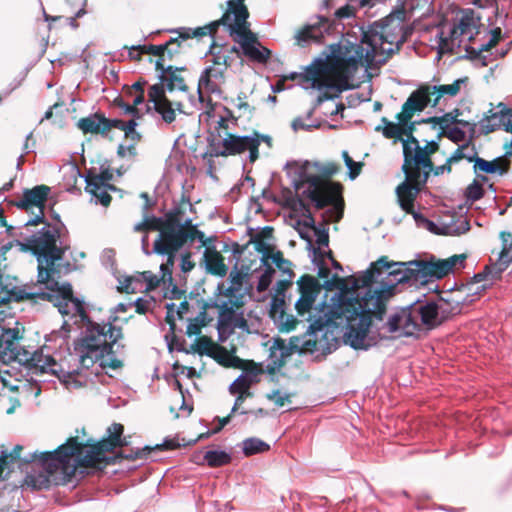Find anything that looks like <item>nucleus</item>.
Instances as JSON below:
<instances>
[{
	"label": "nucleus",
	"mask_w": 512,
	"mask_h": 512,
	"mask_svg": "<svg viewBox=\"0 0 512 512\" xmlns=\"http://www.w3.org/2000/svg\"><path fill=\"white\" fill-rule=\"evenodd\" d=\"M466 150H469V144H464L459 146L453 154L448 158L449 162L456 163L461 159H466L469 162H472L474 156L476 154L475 149L472 147V155H466Z\"/></svg>",
	"instance_id": "obj_49"
},
{
	"label": "nucleus",
	"mask_w": 512,
	"mask_h": 512,
	"mask_svg": "<svg viewBox=\"0 0 512 512\" xmlns=\"http://www.w3.org/2000/svg\"><path fill=\"white\" fill-rule=\"evenodd\" d=\"M382 122L385 124V127L382 129V132L386 138H400L401 127L399 124L389 122L385 117L382 118Z\"/></svg>",
	"instance_id": "obj_56"
},
{
	"label": "nucleus",
	"mask_w": 512,
	"mask_h": 512,
	"mask_svg": "<svg viewBox=\"0 0 512 512\" xmlns=\"http://www.w3.org/2000/svg\"><path fill=\"white\" fill-rule=\"evenodd\" d=\"M17 334L18 332L12 329L4 330L0 334V355L19 362L20 354L24 349L18 346Z\"/></svg>",
	"instance_id": "obj_28"
},
{
	"label": "nucleus",
	"mask_w": 512,
	"mask_h": 512,
	"mask_svg": "<svg viewBox=\"0 0 512 512\" xmlns=\"http://www.w3.org/2000/svg\"><path fill=\"white\" fill-rule=\"evenodd\" d=\"M404 12L390 13L375 21L366 30L362 29L360 43L344 40L333 51L335 63L348 70L372 64L383 65L406 41Z\"/></svg>",
	"instance_id": "obj_4"
},
{
	"label": "nucleus",
	"mask_w": 512,
	"mask_h": 512,
	"mask_svg": "<svg viewBox=\"0 0 512 512\" xmlns=\"http://www.w3.org/2000/svg\"><path fill=\"white\" fill-rule=\"evenodd\" d=\"M313 262L318 267V275L321 278H326L329 275V269L323 263V255L325 254L320 249L313 247Z\"/></svg>",
	"instance_id": "obj_54"
},
{
	"label": "nucleus",
	"mask_w": 512,
	"mask_h": 512,
	"mask_svg": "<svg viewBox=\"0 0 512 512\" xmlns=\"http://www.w3.org/2000/svg\"><path fill=\"white\" fill-rule=\"evenodd\" d=\"M331 70L332 65L328 59H316L306 67L304 73H292L291 79L300 77L303 88L317 89L320 92L318 102L321 103L339 97L343 91L350 88L347 78H334Z\"/></svg>",
	"instance_id": "obj_12"
},
{
	"label": "nucleus",
	"mask_w": 512,
	"mask_h": 512,
	"mask_svg": "<svg viewBox=\"0 0 512 512\" xmlns=\"http://www.w3.org/2000/svg\"><path fill=\"white\" fill-rule=\"evenodd\" d=\"M135 232L158 231L153 244L155 254L166 256L162 263V270L169 275V268L175 263L177 252L187 243L198 240L201 246L207 245L205 234L192 223V219L185 216L183 206L174 207L163 217L145 214L141 222L134 225Z\"/></svg>",
	"instance_id": "obj_5"
},
{
	"label": "nucleus",
	"mask_w": 512,
	"mask_h": 512,
	"mask_svg": "<svg viewBox=\"0 0 512 512\" xmlns=\"http://www.w3.org/2000/svg\"><path fill=\"white\" fill-rule=\"evenodd\" d=\"M85 323L86 329L76 350L80 364L77 370L82 372V379H85L87 384L92 375L88 370L95 363L102 369L115 370L122 366V361L116 358L115 354L124 346L119 343L123 337L121 328L112 325L111 322L99 324L88 319Z\"/></svg>",
	"instance_id": "obj_6"
},
{
	"label": "nucleus",
	"mask_w": 512,
	"mask_h": 512,
	"mask_svg": "<svg viewBox=\"0 0 512 512\" xmlns=\"http://www.w3.org/2000/svg\"><path fill=\"white\" fill-rule=\"evenodd\" d=\"M245 0H228L227 10L219 19L220 24L226 26L234 40L241 45L244 55L252 61L266 63L271 51L265 47H257L256 36L251 32L247 19L249 12L244 5Z\"/></svg>",
	"instance_id": "obj_11"
},
{
	"label": "nucleus",
	"mask_w": 512,
	"mask_h": 512,
	"mask_svg": "<svg viewBox=\"0 0 512 512\" xmlns=\"http://www.w3.org/2000/svg\"><path fill=\"white\" fill-rule=\"evenodd\" d=\"M314 234L316 236V243L319 246L318 249H320L321 246H328L329 234L328 230L324 226L319 225L315 228Z\"/></svg>",
	"instance_id": "obj_58"
},
{
	"label": "nucleus",
	"mask_w": 512,
	"mask_h": 512,
	"mask_svg": "<svg viewBox=\"0 0 512 512\" xmlns=\"http://www.w3.org/2000/svg\"><path fill=\"white\" fill-rule=\"evenodd\" d=\"M480 21L481 16L473 9H463L457 23L450 31L449 38L443 39L442 42L444 45H448L447 42L450 40L452 46H460L465 41L474 40L475 36L480 33Z\"/></svg>",
	"instance_id": "obj_17"
},
{
	"label": "nucleus",
	"mask_w": 512,
	"mask_h": 512,
	"mask_svg": "<svg viewBox=\"0 0 512 512\" xmlns=\"http://www.w3.org/2000/svg\"><path fill=\"white\" fill-rule=\"evenodd\" d=\"M429 104L432 105L430 97L425 85L420 86L413 91L402 106V111L397 115L400 123H406L411 120L414 113L422 112Z\"/></svg>",
	"instance_id": "obj_23"
},
{
	"label": "nucleus",
	"mask_w": 512,
	"mask_h": 512,
	"mask_svg": "<svg viewBox=\"0 0 512 512\" xmlns=\"http://www.w3.org/2000/svg\"><path fill=\"white\" fill-rule=\"evenodd\" d=\"M332 24L323 16H317L314 21L304 26L296 34L297 44L305 46L309 42L321 43L324 35L332 30Z\"/></svg>",
	"instance_id": "obj_22"
},
{
	"label": "nucleus",
	"mask_w": 512,
	"mask_h": 512,
	"mask_svg": "<svg viewBox=\"0 0 512 512\" xmlns=\"http://www.w3.org/2000/svg\"><path fill=\"white\" fill-rule=\"evenodd\" d=\"M490 115L484 117L481 122V128L485 133H490L504 126L507 132L512 133V108L499 103L495 111L490 110Z\"/></svg>",
	"instance_id": "obj_24"
},
{
	"label": "nucleus",
	"mask_w": 512,
	"mask_h": 512,
	"mask_svg": "<svg viewBox=\"0 0 512 512\" xmlns=\"http://www.w3.org/2000/svg\"><path fill=\"white\" fill-rule=\"evenodd\" d=\"M438 301L440 302L441 306H443V308H446V315L451 317L460 313L462 305L472 302L473 298H471V296H467V290H465V287L462 286L461 288L450 292L446 298L440 297Z\"/></svg>",
	"instance_id": "obj_27"
},
{
	"label": "nucleus",
	"mask_w": 512,
	"mask_h": 512,
	"mask_svg": "<svg viewBox=\"0 0 512 512\" xmlns=\"http://www.w3.org/2000/svg\"><path fill=\"white\" fill-rule=\"evenodd\" d=\"M212 305L219 308L217 329L220 341H224L229 337L235 328L249 331V325L244 318L243 312H237L244 305L241 295L234 296V300H215Z\"/></svg>",
	"instance_id": "obj_15"
},
{
	"label": "nucleus",
	"mask_w": 512,
	"mask_h": 512,
	"mask_svg": "<svg viewBox=\"0 0 512 512\" xmlns=\"http://www.w3.org/2000/svg\"><path fill=\"white\" fill-rule=\"evenodd\" d=\"M450 272L452 265L446 260L393 262L382 256L371 263L366 271L355 278V286L361 288L360 302H343L345 298L341 295L336 304L340 313H350L349 318L343 319L350 327L347 338L351 348L368 350L376 344L368 334L372 318L383 320L387 303L395 295L398 285L426 284Z\"/></svg>",
	"instance_id": "obj_1"
},
{
	"label": "nucleus",
	"mask_w": 512,
	"mask_h": 512,
	"mask_svg": "<svg viewBox=\"0 0 512 512\" xmlns=\"http://www.w3.org/2000/svg\"><path fill=\"white\" fill-rule=\"evenodd\" d=\"M61 227L47 225L38 232L25 239L22 247L30 251L37 259L38 283L49 282L56 286L55 276L60 277V268L57 262L63 259L65 252L70 248L67 240L62 237Z\"/></svg>",
	"instance_id": "obj_7"
},
{
	"label": "nucleus",
	"mask_w": 512,
	"mask_h": 512,
	"mask_svg": "<svg viewBox=\"0 0 512 512\" xmlns=\"http://www.w3.org/2000/svg\"><path fill=\"white\" fill-rule=\"evenodd\" d=\"M422 166H405L402 165V170L405 174V180L396 188V195L398 203L403 211H409L411 201L415 200L421 185L425 184L428 178V172L421 170Z\"/></svg>",
	"instance_id": "obj_16"
},
{
	"label": "nucleus",
	"mask_w": 512,
	"mask_h": 512,
	"mask_svg": "<svg viewBox=\"0 0 512 512\" xmlns=\"http://www.w3.org/2000/svg\"><path fill=\"white\" fill-rule=\"evenodd\" d=\"M203 459L209 467H220L230 463L231 455L222 450H210L204 454Z\"/></svg>",
	"instance_id": "obj_42"
},
{
	"label": "nucleus",
	"mask_w": 512,
	"mask_h": 512,
	"mask_svg": "<svg viewBox=\"0 0 512 512\" xmlns=\"http://www.w3.org/2000/svg\"><path fill=\"white\" fill-rule=\"evenodd\" d=\"M164 44L131 46V50H140V53L162 57L165 54Z\"/></svg>",
	"instance_id": "obj_50"
},
{
	"label": "nucleus",
	"mask_w": 512,
	"mask_h": 512,
	"mask_svg": "<svg viewBox=\"0 0 512 512\" xmlns=\"http://www.w3.org/2000/svg\"><path fill=\"white\" fill-rule=\"evenodd\" d=\"M243 277L238 271L230 273V285L225 286L224 283L218 284L217 290L220 298L218 300H234V296L241 295V300L245 299L243 290Z\"/></svg>",
	"instance_id": "obj_30"
},
{
	"label": "nucleus",
	"mask_w": 512,
	"mask_h": 512,
	"mask_svg": "<svg viewBox=\"0 0 512 512\" xmlns=\"http://www.w3.org/2000/svg\"><path fill=\"white\" fill-rule=\"evenodd\" d=\"M464 82L463 79H457L451 84L445 85H425L430 97L435 96L432 99V106L436 107L439 101L443 97H454L456 96L461 88V84Z\"/></svg>",
	"instance_id": "obj_32"
},
{
	"label": "nucleus",
	"mask_w": 512,
	"mask_h": 512,
	"mask_svg": "<svg viewBox=\"0 0 512 512\" xmlns=\"http://www.w3.org/2000/svg\"><path fill=\"white\" fill-rule=\"evenodd\" d=\"M179 443H177L174 439H165L163 443L156 444L155 446H145L142 449H137L134 454L124 455L127 459H150L152 461H156L157 457L153 455L158 451H167L173 450L179 447Z\"/></svg>",
	"instance_id": "obj_31"
},
{
	"label": "nucleus",
	"mask_w": 512,
	"mask_h": 512,
	"mask_svg": "<svg viewBox=\"0 0 512 512\" xmlns=\"http://www.w3.org/2000/svg\"><path fill=\"white\" fill-rule=\"evenodd\" d=\"M455 121V118L450 116L449 114H445L441 117H429L426 119H423L422 123H432L434 125H439L440 128L445 131L449 125Z\"/></svg>",
	"instance_id": "obj_55"
},
{
	"label": "nucleus",
	"mask_w": 512,
	"mask_h": 512,
	"mask_svg": "<svg viewBox=\"0 0 512 512\" xmlns=\"http://www.w3.org/2000/svg\"><path fill=\"white\" fill-rule=\"evenodd\" d=\"M154 109L161 115L163 121L167 124H171L176 118L173 103L169 99H163L162 102L158 103L156 102Z\"/></svg>",
	"instance_id": "obj_45"
},
{
	"label": "nucleus",
	"mask_w": 512,
	"mask_h": 512,
	"mask_svg": "<svg viewBox=\"0 0 512 512\" xmlns=\"http://www.w3.org/2000/svg\"><path fill=\"white\" fill-rule=\"evenodd\" d=\"M267 399L273 401L276 406L282 407L284 406L286 401H289V394H282L279 390H274L271 393L267 394Z\"/></svg>",
	"instance_id": "obj_60"
},
{
	"label": "nucleus",
	"mask_w": 512,
	"mask_h": 512,
	"mask_svg": "<svg viewBox=\"0 0 512 512\" xmlns=\"http://www.w3.org/2000/svg\"><path fill=\"white\" fill-rule=\"evenodd\" d=\"M446 136L454 143H459L465 140L466 133L459 127H453L448 132H445Z\"/></svg>",
	"instance_id": "obj_61"
},
{
	"label": "nucleus",
	"mask_w": 512,
	"mask_h": 512,
	"mask_svg": "<svg viewBox=\"0 0 512 512\" xmlns=\"http://www.w3.org/2000/svg\"><path fill=\"white\" fill-rule=\"evenodd\" d=\"M103 126L104 136H106L112 128L122 130L123 121L120 119H108L103 115Z\"/></svg>",
	"instance_id": "obj_62"
},
{
	"label": "nucleus",
	"mask_w": 512,
	"mask_h": 512,
	"mask_svg": "<svg viewBox=\"0 0 512 512\" xmlns=\"http://www.w3.org/2000/svg\"><path fill=\"white\" fill-rule=\"evenodd\" d=\"M58 279L59 277L55 276L56 286L50 285L49 282L39 283L45 285L48 292L35 285L14 290L12 295L18 301L25 299L49 301L58 308L60 314L73 320V324L85 323L89 318L83 301L73 295L70 283L60 285Z\"/></svg>",
	"instance_id": "obj_9"
},
{
	"label": "nucleus",
	"mask_w": 512,
	"mask_h": 512,
	"mask_svg": "<svg viewBox=\"0 0 512 512\" xmlns=\"http://www.w3.org/2000/svg\"><path fill=\"white\" fill-rule=\"evenodd\" d=\"M173 267L174 264L169 268V275L162 270V264L160 265V276L153 274L151 271L142 272L140 275L147 282L146 288L149 290L155 289L160 285V283L168 284V286L173 285Z\"/></svg>",
	"instance_id": "obj_39"
},
{
	"label": "nucleus",
	"mask_w": 512,
	"mask_h": 512,
	"mask_svg": "<svg viewBox=\"0 0 512 512\" xmlns=\"http://www.w3.org/2000/svg\"><path fill=\"white\" fill-rule=\"evenodd\" d=\"M193 243H187L185 247L177 252L180 256V269L183 273H188L195 267V263L191 260L192 253L190 251Z\"/></svg>",
	"instance_id": "obj_47"
},
{
	"label": "nucleus",
	"mask_w": 512,
	"mask_h": 512,
	"mask_svg": "<svg viewBox=\"0 0 512 512\" xmlns=\"http://www.w3.org/2000/svg\"><path fill=\"white\" fill-rule=\"evenodd\" d=\"M290 354L291 348L286 344L285 340L275 338L269 348L268 368L271 371L280 369L285 364V360Z\"/></svg>",
	"instance_id": "obj_29"
},
{
	"label": "nucleus",
	"mask_w": 512,
	"mask_h": 512,
	"mask_svg": "<svg viewBox=\"0 0 512 512\" xmlns=\"http://www.w3.org/2000/svg\"><path fill=\"white\" fill-rule=\"evenodd\" d=\"M495 271L496 267L490 265L486 266L482 272L475 274L470 282L463 285L467 290V296L478 295L492 285L493 281L500 277L494 275Z\"/></svg>",
	"instance_id": "obj_25"
},
{
	"label": "nucleus",
	"mask_w": 512,
	"mask_h": 512,
	"mask_svg": "<svg viewBox=\"0 0 512 512\" xmlns=\"http://www.w3.org/2000/svg\"><path fill=\"white\" fill-rule=\"evenodd\" d=\"M113 178L112 173L109 170L101 171L100 173H95L92 170L87 172L85 177V182L88 184V187L93 190H99L101 186L109 185L108 182Z\"/></svg>",
	"instance_id": "obj_40"
},
{
	"label": "nucleus",
	"mask_w": 512,
	"mask_h": 512,
	"mask_svg": "<svg viewBox=\"0 0 512 512\" xmlns=\"http://www.w3.org/2000/svg\"><path fill=\"white\" fill-rule=\"evenodd\" d=\"M123 431V425L114 423L107 430V438L92 445H83L76 437H71L53 451L26 454L21 458V465L35 464L43 469L45 475L40 476V486H47L50 482L64 485L71 481L78 467L100 468L102 464H106L107 452L126 445L121 439ZM22 449L21 445H16L9 454L2 451L0 456L14 461L20 459Z\"/></svg>",
	"instance_id": "obj_2"
},
{
	"label": "nucleus",
	"mask_w": 512,
	"mask_h": 512,
	"mask_svg": "<svg viewBox=\"0 0 512 512\" xmlns=\"http://www.w3.org/2000/svg\"><path fill=\"white\" fill-rule=\"evenodd\" d=\"M272 261L279 269L283 270L284 272L290 271L289 266L291 265V262L284 259L280 252L272 256Z\"/></svg>",
	"instance_id": "obj_64"
},
{
	"label": "nucleus",
	"mask_w": 512,
	"mask_h": 512,
	"mask_svg": "<svg viewBox=\"0 0 512 512\" xmlns=\"http://www.w3.org/2000/svg\"><path fill=\"white\" fill-rule=\"evenodd\" d=\"M275 273L274 269L271 268V267H268L262 274L261 276L259 277V281H258V284H257V290L259 292H264L266 291L271 282H272V277H273V274Z\"/></svg>",
	"instance_id": "obj_57"
},
{
	"label": "nucleus",
	"mask_w": 512,
	"mask_h": 512,
	"mask_svg": "<svg viewBox=\"0 0 512 512\" xmlns=\"http://www.w3.org/2000/svg\"><path fill=\"white\" fill-rule=\"evenodd\" d=\"M440 302H415L392 314L387 323L389 333L399 332L404 336H414L421 331L431 330L449 317Z\"/></svg>",
	"instance_id": "obj_8"
},
{
	"label": "nucleus",
	"mask_w": 512,
	"mask_h": 512,
	"mask_svg": "<svg viewBox=\"0 0 512 512\" xmlns=\"http://www.w3.org/2000/svg\"><path fill=\"white\" fill-rule=\"evenodd\" d=\"M271 137L254 132L250 135H237L227 133L222 139L221 146L213 145L210 150L211 156H234L248 152V160L254 163L259 158V146L265 142L271 147Z\"/></svg>",
	"instance_id": "obj_14"
},
{
	"label": "nucleus",
	"mask_w": 512,
	"mask_h": 512,
	"mask_svg": "<svg viewBox=\"0 0 512 512\" xmlns=\"http://www.w3.org/2000/svg\"><path fill=\"white\" fill-rule=\"evenodd\" d=\"M489 50L490 47H485V44L479 48L466 47L467 57L477 67H486L494 60L493 54Z\"/></svg>",
	"instance_id": "obj_38"
},
{
	"label": "nucleus",
	"mask_w": 512,
	"mask_h": 512,
	"mask_svg": "<svg viewBox=\"0 0 512 512\" xmlns=\"http://www.w3.org/2000/svg\"><path fill=\"white\" fill-rule=\"evenodd\" d=\"M115 190V187L113 185H105L101 186L99 190H93L88 187V184H86V192L90 193L95 199L96 203H100L103 206H108L111 202V196L108 194V190Z\"/></svg>",
	"instance_id": "obj_46"
},
{
	"label": "nucleus",
	"mask_w": 512,
	"mask_h": 512,
	"mask_svg": "<svg viewBox=\"0 0 512 512\" xmlns=\"http://www.w3.org/2000/svg\"><path fill=\"white\" fill-rule=\"evenodd\" d=\"M166 75L159 76V79L163 85H165V88L169 91H173L175 89L179 91H187L188 87L185 83L184 77L180 74L183 71H186L185 67H173V66H167L166 67Z\"/></svg>",
	"instance_id": "obj_33"
},
{
	"label": "nucleus",
	"mask_w": 512,
	"mask_h": 512,
	"mask_svg": "<svg viewBox=\"0 0 512 512\" xmlns=\"http://www.w3.org/2000/svg\"><path fill=\"white\" fill-rule=\"evenodd\" d=\"M313 110H310L305 118L297 117L292 121L291 127L296 132L298 130L311 131L313 128H318L319 124L308 123L311 118Z\"/></svg>",
	"instance_id": "obj_48"
},
{
	"label": "nucleus",
	"mask_w": 512,
	"mask_h": 512,
	"mask_svg": "<svg viewBox=\"0 0 512 512\" xmlns=\"http://www.w3.org/2000/svg\"><path fill=\"white\" fill-rule=\"evenodd\" d=\"M215 48L214 44L211 46V50H210V53L213 55V59H212V62L214 65H217V66H224V67H228L230 64H229V55L225 54L224 52L222 51H218V52H213V49Z\"/></svg>",
	"instance_id": "obj_59"
},
{
	"label": "nucleus",
	"mask_w": 512,
	"mask_h": 512,
	"mask_svg": "<svg viewBox=\"0 0 512 512\" xmlns=\"http://www.w3.org/2000/svg\"><path fill=\"white\" fill-rule=\"evenodd\" d=\"M225 83V71L222 68L215 67V66H209L206 67L198 81V101L203 102L204 96L202 93V89H205L207 93L209 94H215L217 96H221L222 91V85Z\"/></svg>",
	"instance_id": "obj_21"
},
{
	"label": "nucleus",
	"mask_w": 512,
	"mask_h": 512,
	"mask_svg": "<svg viewBox=\"0 0 512 512\" xmlns=\"http://www.w3.org/2000/svg\"><path fill=\"white\" fill-rule=\"evenodd\" d=\"M164 87L162 83L152 85L148 90V98L149 101L153 103L154 106H156V102H162L163 99H168L165 96L164 93Z\"/></svg>",
	"instance_id": "obj_53"
},
{
	"label": "nucleus",
	"mask_w": 512,
	"mask_h": 512,
	"mask_svg": "<svg viewBox=\"0 0 512 512\" xmlns=\"http://www.w3.org/2000/svg\"><path fill=\"white\" fill-rule=\"evenodd\" d=\"M49 192L50 188L48 186L38 185L32 189H25L23 198L15 202V206L19 209L28 210L32 206H35L39 210V214L28 220L25 226L38 225L44 222L43 207Z\"/></svg>",
	"instance_id": "obj_20"
},
{
	"label": "nucleus",
	"mask_w": 512,
	"mask_h": 512,
	"mask_svg": "<svg viewBox=\"0 0 512 512\" xmlns=\"http://www.w3.org/2000/svg\"><path fill=\"white\" fill-rule=\"evenodd\" d=\"M219 25L220 21H212L203 27H197L195 29L181 27L174 30L178 36L171 38L164 44V46H166L165 53L167 54L168 59L171 60L175 55L179 54L181 52L183 43L188 39L193 37L200 38L206 35L213 36L216 33Z\"/></svg>",
	"instance_id": "obj_19"
},
{
	"label": "nucleus",
	"mask_w": 512,
	"mask_h": 512,
	"mask_svg": "<svg viewBox=\"0 0 512 512\" xmlns=\"http://www.w3.org/2000/svg\"><path fill=\"white\" fill-rule=\"evenodd\" d=\"M472 162H474L473 169L476 174L479 172L486 174L498 173L502 176L507 172V167L501 165L499 158L494 159L493 161H487L479 157L476 153Z\"/></svg>",
	"instance_id": "obj_36"
},
{
	"label": "nucleus",
	"mask_w": 512,
	"mask_h": 512,
	"mask_svg": "<svg viewBox=\"0 0 512 512\" xmlns=\"http://www.w3.org/2000/svg\"><path fill=\"white\" fill-rule=\"evenodd\" d=\"M495 271L496 267L490 265L486 266L482 272L475 274L470 282L463 285L467 290V296L478 295L492 285L493 281L500 277L494 275Z\"/></svg>",
	"instance_id": "obj_26"
},
{
	"label": "nucleus",
	"mask_w": 512,
	"mask_h": 512,
	"mask_svg": "<svg viewBox=\"0 0 512 512\" xmlns=\"http://www.w3.org/2000/svg\"><path fill=\"white\" fill-rule=\"evenodd\" d=\"M355 16V9L350 6V5H345L341 8H339L336 12H335V17L338 19V20H341V19H349V18H353Z\"/></svg>",
	"instance_id": "obj_63"
},
{
	"label": "nucleus",
	"mask_w": 512,
	"mask_h": 512,
	"mask_svg": "<svg viewBox=\"0 0 512 512\" xmlns=\"http://www.w3.org/2000/svg\"><path fill=\"white\" fill-rule=\"evenodd\" d=\"M484 195V190L482 185L474 180L467 188L465 192V196L467 200L471 202H475L480 200Z\"/></svg>",
	"instance_id": "obj_51"
},
{
	"label": "nucleus",
	"mask_w": 512,
	"mask_h": 512,
	"mask_svg": "<svg viewBox=\"0 0 512 512\" xmlns=\"http://www.w3.org/2000/svg\"><path fill=\"white\" fill-rule=\"evenodd\" d=\"M77 127L85 134H101L104 136L103 114L94 113L81 118L77 122Z\"/></svg>",
	"instance_id": "obj_37"
},
{
	"label": "nucleus",
	"mask_w": 512,
	"mask_h": 512,
	"mask_svg": "<svg viewBox=\"0 0 512 512\" xmlns=\"http://www.w3.org/2000/svg\"><path fill=\"white\" fill-rule=\"evenodd\" d=\"M204 261L206 265V269L218 276H224L227 272V267L224 263V259L221 256V254L216 251L215 249H211L209 247H206L204 254Z\"/></svg>",
	"instance_id": "obj_35"
},
{
	"label": "nucleus",
	"mask_w": 512,
	"mask_h": 512,
	"mask_svg": "<svg viewBox=\"0 0 512 512\" xmlns=\"http://www.w3.org/2000/svg\"><path fill=\"white\" fill-rule=\"evenodd\" d=\"M414 201L415 200L411 201V206L408 209L409 211L405 212L413 216L417 227L426 229L435 234L445 235H461L470 230L469 221L465 217H458L456 220H452L450 223L443 225L439 230L438 226L433 221L414 210Z\"/></svg>",
	"instance_id": "obj_18"
},
{
	"label": "nucleus",
	"mask_w": 512,
	"mask_h": 512,
	"mask_svg": "<svg viewBox=\"0 0 512 512\" xmlns=\"http://www.w3.org/2000/svg\"><path fill=\"white\" fill-rule=\"evenodd\" d=\"M258 369L253 368L240 374L229 386L231 394H252L250 387L256 381Z\"/></svg>",
	"instance_id": "obj_34"
},
{
	"label": "nucleus",
	"mask_w": 512,
	"mask_h": 512,
	"mask_svg": "<svg viewBox=\"0 0 512 512\" xmlns=\"http://www.w3.org/2000/svg\"><path fill=\"white\" fill-rule=\"evenodd\" d=\"M297 284L300 297L295 303V309L297 316L302 319L298 320L293 315L286 314L282 311L276 320L279 329L281 331L290 332L295 329L298 322L307 321L309 322L307 328L309 335L317 337L319 332H324L326 335L327 333L333 334L336 331L338 334L343 335L344 343L351 347L347 338L350 327L345 323L344 319H342L346 317L349 318L350 313H340V309H336V304L339 302L338 298H340L341 295L345 298L343 302H360L359 294L361 288H357L354 281L351 291H341L331 297L330 303L322 302L319 308H313L316 298L322 289L319 280L311 275H303L298 280Z\"/></svg>",
	"instance_id": "obj_3"
},
{
	"label": "nucleus",
	"mask_w": 512,
	"mask_h": 512,
	"mask_svg": "<svg viewBox=\"0 0 512 512\" xmlns=\"http://www.w3.org/2000/svg\"><path fill=\"white\" fill-rule=\"evenodd\" d=\"M310 166L308 161H293L286 164L287 174L295 190L301 191V196L311 201L317 209L335 204L340 196L341 186L309 173Z\"/></svg>",
	"instance_id": "obj_10"
},
{
	"label": "nucleus",
	"mask_w": 512,
	"mask_h": 512,
	"mask_svg": "<svg viewBox=\"0 0 512 512\" xmlns=\"http://www.w3.org/2000/svg\"><path fill=\"white\" fill-rule=\"evenodd\" d=\"M19 363L28 368L33 374L51 373L65 384L67 388H79L86 385L82 372L78 370L64 371L55 359L44 354L43 350H22Z\"/></svg>",
	"instance_id": "obj_13"
},
{
	"label": "nucleus",
	"mask_w": 512,
	"mask_h": 512,
	"mask_svg": "<svg viewBox=\"0 0 512 512\" xmlns=\"http://www.w3.org/2000/svg\"><path fill=\"white\" fill-rule=\"evenodd\" d=\"M512 262V241L507 244V240L504 239V245L502 251L499 254L498 261L493 264L496 267L495 274L496 276H500L501 273L507 269V267Z\"/></svg>",
	"instance_id": "obj_43"
},
{
	"label": "nucleus",
	"mask_w": 512,
	"mask_h": 512,
	"mask_svg": "<svg viewBox=\"0 0 512 512\" xmlns=\"http://www.w3.org/2000/svg\"><path fill=\"white\" fill-rule=\"evenodd\" d=\"M342 157L346 167L349 170V178L354 180L361 172L362 164L355 162L348 154L347 151L342 152Z\"/></svg>",
	"instance_id": "obj_52"
},
{
	"label": "nucleus",
	"mask_w": 512,
	"mask_h": 512,
	"mask_svg": "<svg viewBox=\"0 0 512 512\" xmlns=\"http://www.w3.org/2000/svg\"><path fill=\"white\" fill-rule=\"evenodd\" d=\"M414 150L415 152L412 153L408 161V166H422L423 168L431 170L433 164L430 158L428 157L425 148L416 145V147H414Z\"/></svg>",
	"instance_id": "obj_44"
},
{
	"label": "nucleus",
	"mask_w": 512,
	"mask_h": 512,
	"mask_svg": "<svg viewBox=\"0 0 512 512\" xmlns=\"http://www.w3.org/2000/svg\"><path fill=\"white\" fill-rule=\"evenodd\" d=\"M242 445V451L245 456L264 453L270 449V445L268 443L256 437L245 439Z\"/></svg>",
	"instance_id": "obj_41"
}]
</instances>
